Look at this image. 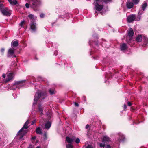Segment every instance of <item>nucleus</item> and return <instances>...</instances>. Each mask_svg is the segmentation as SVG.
<instances>
[{
	"label": "nucleus",
	"mask_w": 148,
	"mask_h": 148,
	"mask_svg": "<svg viewBox=\"0 0 148 148\" xmlns=\"http://www.w3.org/2000/svg\"><path fill=\"white\" fill-rule=\"evenodd\" d=\"M25 6L27 8H28L29 7V5L28 3H26L25 4Z\"/></svg>",
	"instance_id": "33"
},
{
	"label": "nucleus",
	"mask_w": 148,
	"mask_h": 148,
	"mask_svg": "<svg viewBox=\"0 0 148 148\" xmlns=\"http://www.w3.org/2000/svg\"><path fill=\"white\" fill-rule=\"evenodd\" d=\"M2 77L4 78H5L6 77V75L5 74H3L2 75Z\"/></svg>",
	"instance_id": "40"
},
{
	"label": "nucleus",
	"mask_w": 148,
	"mask_h": 148,
	"mask_svg": "<svg viewBox=\"0 0 148 148\" xmlns=\"http://www.w3.org/2000/svg\"><path fill=\"white\" fill-rule=\"evenodd\" d=\"M136 15L135 14L130 15L128 16L127 18V21L129 23L133 21L136 18Z\"/></svg>",
	"instance_id": "5"
},
{
	"label": "nucleus",
	"mask_w": 148,
	"mask_h": 148,
	"mask_svg": "<svg viewBox=\"0 0 148 148\" xmlns=\"http://www.w3.org/2000/svg\"><path fill=\"white\" fill-rule=\"evenodd\" d=\"M126 7L128 9H131L134 6V4L132 2L127 1L126 3Z\"/></svg>",
	"instance_id": "11"
},
{
	"label": "nucleus",
	"mask_w": 148,
	"mask_h": 148,
	"mask_svg": "<svg viewBox=\"0 0 148 148\" xmlns=\"http://www.w3.org/2000/svg\"><path fill=\"white\" fill-rule=\"evenodd\" d=\"M111 141L110 138L106 136H103L102 140V142L104 143H109Z\"/></svg>",
	"instance_id": "10"
},
{
	"label": "nucleus",
	"mask_w": 148,
	"mask_h": 148,
	"mask_svg": "<svg viewBox=\"0 0 148 148\" xmlns=\"http://www.w3.org/2000/svg\"><path fill=\"white\" fill-rule=\"evenodd\" d=\"M102 3L103 2L106 4L108 3L109 2L111 1V0H102Z\"/></svg>",
	"instance_id": "25"
},
{
	"label": "nucleus",
	"mask_w": 148,
	"mask_h": 148,
	"mask_svg": "<svg viewBox=\"0 0 148 148\" xmlns=\"http://www.w3.org/2000/svg\"><path fill=\"white\" fill-rule=\"evenodd\" d=\"M142 37L140 35H138L136 38V39L137 41L140 42L142 39Z\"/></svg>",
	"instance_id": "22"
},
{
	"label": "nucleus",
	"mask_w": 148,
	"mask_h": 148,
	"mask_svg": "<svg viewBox=\"0 0 148 148\" xmlns=\"http://www.w3.org/2000/svg\"><path fill=\"white\" fill-rule=\"evenodd\" d=\"M28 148H32V147H28Z\"/></svg>",
	"instance_id": "48"
},
{
	"label": "nucleus",
	"mask_w": 148,
	"mask_h": 148,
	"mask_svg": "<svg viewBox=\"0 0 148 148\" xmlns=\"http://www.w3.org/2000/svg\"><path fill=\"white\" fill-rule=\"evenodd\" d=\"M36 137L35 136H34V137H32V139L34 140L36 139Z\"/></svg>",
	"instance_id": "45"
},
{
	"label": "nucleus",
	"mask_w": 148,
	"mask_h": 148,
	"mask_svg": "<svg viewBox=\"0 0 148 148\" xmlns=\"http://www.w3.org/2000/svg\"><path fill=\"white\" fill-rule=\"evenodd\" d=\"M38 111L41 114L43 111V108L41 105H39L38 107Z\"/></svg>",
	"instance_id": "21"
},
{
	"label": "nucleus",
	"mask_w": 148,
	"mask_h": 148,
	"mask_svg": "<svg viewBox=\"0 0 148 148\" xmlns=\"http://www.w3.org/2000/svg\"><path fill=\"white\" fill-rule=\"evenodd\" d=\"M41 94L40 92H38L35 94L34 96V104H36L39 98L40 97Z\"/></svg>",
	"instance_id": "6"
},
{
	"label": "nucleus",
	"mask_w": 148,
	"mask_h": 148,
	"mask_svg": "<svg viewBox=\"0 0 148 148\" xmlns=\"http://www.w3.org/2000/svg\"><path fill=\"white\" fill-rule=\"evenodd\" d=\"M18 45V41L17 40H13L11 43V46L12 48L16 47Z\"/></svg>",
	"instance_id": "13"
},
{
	"label": "nucleus",
	"mask_w": 148,
	"mask_h": 148,
	"mask_svg": "<svg viewBox=\"0 0 148 148\" xmlns=\"http://www.w3.org/2000/svg\"><path fill=\"white\" fill-rule=\"evenodd\" d=\"M105 146V144L104 143H100V146L101 147H104Z\"/></svg>",
	"instance_id": "30"
},
{
	"label": "nucleus",
	"mask_w": 148,
	"mask_h": 148,
	"mask_svg": "<svg viewBox=\"0 0 148 148\" xmlns=\"http://www.w3.org/2000/svg\"><path fill=\"white\" fill-rule=\"evenodd\" d=\"M14 49L13 48H10L8 51V55L9 56H11L13 55L14 53Z\"/></svg>",
	"instance_id": "14"
},
{
	"label": "nucleus",
	"mask_w": 148,
	"mask_h": 148,
	"mask_svg": "<svg viewBox=\"0 0 148 148\" xmlns=\"http://www.w3.org/2000/svg\"><path fill=\"white\" fill-rule=\"evenodd\" d=\"M10 3L12 5H15L18 3L16 0H8Z\"/></svg>",
	"instance_id": "19"
},
{
	"label": "nucleus",
	"mask_w": 148,
	"mask_h": 148,
	"mask_svg": "<svg viewBox=\"0 0 148 148\" xmlns=\"http://www.w3.org/2000/svg\"><path fill=\"white\" fill-rule=\"evenodd\" d=\"M127 48V46L125 43H123L121 45L120 49L121 50H124Z\"/></svg>",
	"instance_id": "20"
},
{
	"label": "nucleus",
	"mask_w": 148,
	"mask_h": 148,
	"mask_svg": "<svg viewBox=\"0 0 148 148\" xmlns=\"http://www.w3.org/2000/svg\"><path fill=\"white\" fill-rule=\"evenodd\" d=\"M80 142V140L78 138H77L75 140V142L77 143H79Z\"/></svg>",
	"instance_id": "29"
},
{
	"label": "nucleus",
	"mask_w": 148,
	"mask_h": 148,
	"mask_svg": "<svg viewBox=\"0 0 148 148\" xmlns=\"http://www.w3.org/2000/svg\"><path fill=\"white\" fill-rule=\"evenodd\" d=\"M107 148H111V147L109 145H108L106 147Z\"/></svg>",
	"instance_id": "43"
},
{
	"label": "nucleus",
	"mask_w": 148,
	"mask_h": 148,
	"mask_svg": "<svg viewBox=\"0 0 148 148\" xmlns=\"http://www.w3.org/2000/svg\"><path fill=\"white\" fill-rule=\"evenodd\" d=\"M86 148H92V146L90 145L88 146Z\"/></svg>",
	"instance_id": "41"
},
{
	"label": "nucleus",
	"mask_w": 148,
	"mask_h": 148,
	"mask_svg": "<svg viewBox=\"0 0 148 148\" xmlns=\"http://www.w3.org/2000/svg\"><path fill=\"white\" fill-rule=\"evenodd\" d=\"M89 127V125H87L86 126V129H88Z\"/></svg>",
	"instance_id": "44"
},
{
	"label": "nucleus",
	"mask_w": 148,
	"mask_h": 148,
	"mask_svg": "<svg viewBox=\"0 0 148 148\" xmlns=\"http://www.w3.org/2000/svg\"><path fill=\"white\" fill-rule=\"evenodd\" d=\"M25 80H23L16 82L14 85L17 86H22L25 84Z\"/></svg>",
	"instance_id": "9"
},
{
	"label": "nucleus",
	"mask_w": 148,
	"mask_h": 148,
	"mask_svg": "<svg viewBox=\"0 0 148 148\" xmlns=\"http://www.w3.org/2000/svg\"><path fill=\"white\" fill-rule=\"evenodd\" d=\"M138 16L136 19V20L137 21H139L141 19L140 15H140V14H139V13H138Z\"/></svg>",
	"instance_id": "28"
},
{
	"label": "nucleus",
	"mask_w": 148,
	"mask_h": 148,
	"mask_svg": "<svg viewBox=\"0 0 148 148\" xmlns=\"http://www.w3.org/2000/svg\"><path fill=\"white\" fill-rule=\"evenodd\" d=\"M49 92L51 95L55 94V91L53 89H50L49 90Z\"/></svg>",
	"instance_id": "24"
},
{
	"label": "nucleus",
	"mask_w": 148,
	"mask_h": 148,
	"mask_svg": "<svg viewBox=\"0 0 148 148\" xmlns=\"http://www.w3.org/2000/svg\"><path fill=\"white\" fill-rule=\"evenodd\" d=\"M16 57V56H15V55H14V56H13V57Z\"/></svg>",
	"instance_id": "47"
},
{
	"label": "nucleus",
	"mask_w": 148,
	"mask_h": 148,
	"mask_svg": "<svg viewBox=\"0 0 148 148\" xmlns=\"http://www.w3.org/2000/svg\"><path fill=\"white\" fill-rule=\"evenodd\" d=\"M147 6V4L145 3H143L142 4L141 8L140 9V11L139 12V14L141 15L143 12L145 10Z\"/></svg>",
	"instance_id": "8"
},
{
	"label": "nucleus",
	"mask_w": 148,
	"mask_h": 148,
	"mask_svg": "<svg viewBox=\"0 0 148 148\" xmlns=\"http://www.w3.org/2000/svg\"><path fill=\"white\" fill-rule=\"evenodd\" d=\"M28 17L31 20L32 22H34V21L35 20L36 17L34 16L33 15L30 14L28 16Z\"/></svg>",
	"instance_id": "17"
},
{
	"label": "nucleus",
	"mask_w": 148,
	"mask_h": 148,
	"mask_svg": "<svg viewBox=\"0 0 148 148\" xmlns=\"http://www.w3.org/2000/svg\"><path fill=\"white\" fill-rule=\"evenodd\" d=\"M139 0H133V2L135 4H137L139 2Z\"/></svg>",
	"instance_id": "27"
},
{
	"label": "nucleus",
	"mask_w": 148,
	"mask_h": 148,
	"mask_svg": "<svg viewBox=\"0 0 148 148\" xmlns=\"http://www.w3.org/2000/svg\"><path fill=\"white\" fill-rule=\"evenodd\" d=\"M95 9L98 11L101 10L103 8L102 0H95Z\"/></svg>",
	"instance_id": "2"
},
{
	"label": "nucleus",
	"mask_w": 148,
	"mask_h": 148,
	"mask_svg": "<svg viewBox=\"0 0 148 148\" xmlns=\"http://www.w3.org/2000/svg\"><path fill=\"white\" fill-rule=\"evenodd\" d=\"M4 51V49L3 48H1V52L3 53Z\"/></svg>",
	"instance_id": "38"
},
{
	"label": "nucleus",
	"mask_w": 148,
	"mask_h": 148,
	"mask_svg": "<svg viewBox=\"0 0 148 148\" xmlns=\"http://www.w3.org/2000/svg\"><path fill=\"white\" fill-rule=\"evenodd\" d=\"M40 16L41 18H43L44 16V14H40Z\"/></svg>",
	"instance_id": "34"
},
{
	"label": "nucleus",
	"mask_w": 148,
	"mask_h": 148,
	"mask_svg": "<svg viewBox=\"0 0 148 148\" xmlns=\"http://www.w3.org/2000/svg\"><path fill=\"white\" fill-rule=\"evenodd\" d=\"M127 107L125 104L124 105V108L125 110L127 109Z\"/></svg>",
	"instance_id": "39"
},
{
	"label": "nucleus",
	"mask_w": 148,
	"mask_h": 148,
	"mask_svg": "<svg viewBox=\"0 0 148 148\" xmlns=\"http://www.w3.org/2000/svg\"><path fill=\"white\" fill-rule=\"evenodd\" d=\"M74 105L75 106L78 107L79 106L78 104L76 102L74 103Z\"/></svg>",
	"instance_id": "36"
},
{
	"label": "nucleus",
	"mask_w": 148,
	"mask_h": 148,
	"mask_svg": "<svg viewBox=\"0 0 148 148\" xmlns=\"http://www.w3.org/2000/svg\"><path fill=\"white\" fill-rule=\"evenodd\" d=\"M144 38L145 39V42L146 43H147L148 42V38H147L144 37Z\"/></svg>",
	"instance_id": "32"
},
{
	"label": "nucleus",
	"mask_w": 148,
	"mask_h": 148,
	"mask_svg": "<svg viewBox=\"0 0 148 148\" xmlns=\"http://www.w3.org/2000/svg\"><path fill=\"white\" fill-rule=\"evenodd\" d=\"M13 74L11 73H10L7 75V78L3 81V83H5L13 79Z\"/></svg>",
	"instance_id": "4"
},
{
	"label": "nucleus",
	"mask_w": 148,
	"mask_h": 148,
	"mask_svg": "<svg viewBox=\"0 0 148 148\" xmlns=\"http://www.w3.org/2000/svg\"><path fill=\"white\" fill-rule=\"evenodd\" d=\"M2 4H0V10L4 15L10 16L11 14V10L7 8H2Z\"/></svg>",
	"instance_id": "3"
},
{
	"label": "nucleus",
	"mask_w": 148,
	"mask_h": 148,
	"mask_svg": "<svg viewBox=\"0 0 148 148\" xmlns=\"http://www.w3.org/2000/svg\"><path fill=\"white\" fill-rule=\"evenodd\" d=\"M36 122V121L35 120H34L32 122V123L31 124V125H33V124H34V123H35Z\"/></svg>",
	"instance_id": "42"
},
{
	"label": "nucleus",
	"mask_w": 148,
	"mask_h": 148,
	"mask_svg": "<svg viewBox=\"0 0 148 148\" xmlns=\"http://www.w3.org/2000/svg\"><path fill=\"white\" fill-rule=\"evenodd\" d=\"M29 123L28 120H27L25 123L23 127V128L19 131L17 133V135L20 136L19 137L20 139H21L22 138L25 134L27 132L26 131L24 130H26L28 127V125Z\"/></svg>",
	"instance_id": "1"
},
{
	"label": "nucleus",
	"mask_w": 148,
	"mask_h": 148,
	"mask_svg": "<svg viewBox=\"0 0 148 148\" xmlns=\"http://www.w3.org/2000/svg\"><path fill=\"white\" fill-rule=\"evenodd\" d=\"M51 125V123L49 121L47 122L45 125V128L47 130L49 129L50 128Z\"/></svg>",
	"instance_id": "18"
},
{
	"label": "nucleus",
	"mask_w": 148,
	"mask_h": 148,
	"mask_svg": "<svg viewBox=\"0 0 148 148\" xmlns=\"http://www.w3.org/2000/svg\"><path fill=\"white\" fill-rule=\"evenodd\" d=\"M128 34L130 38L134 34V32L132 28H130L128 30Z\"/></svg>",
	"instance_id": "16"
},
{
	"label": "nucleus",
	"mask_w": 148,
	"mask_h": 148,
	"mask_svg": "<svg viewBox=\"0 0 148 148\" xmlns=\"http://www.w3.org/2000/svg\"><path fill=\"white\" fill-rule=\"evenodd\" d=\"M127 104L128 106H131L132 105V103L130 102H128L127 103Z\"/></svg>",
	"instance_id": "37"
},
{
	"label": "nucleus",
	"mask_w": 148,
	"mask_h": 148,
	"mask_svg": "<svg viewBox=\"0 0 148 148\" xmlns=\"http://www.w3.org/2000/svg\"><path fill=\"white\" fill-rule=\"evenodd\" d=\"M25 23V21H22L21 22V23L20 24V25L21 26H22L23 24H24Z\"/></svg>",
	"instance_id": "31"
},
{
	"label": "nucleus",
	"mask_w": 148,
	"mask_h": 148,
	"mask_svg": "<svg viewBox=\"0 0 148 148\" xmlns=\"http://www.w3.org/2000/svg\"><path fill=\"white\" fill-rule=\"evenodd\" d=\"M30 29L33 32H34L36 30V24L34 22H32L30 25Z\"/></svg>",
	"instance_id": "7"
},
{
	"label": "nucleus",
	"mask_w": 148,
	"mask_h": 148,
	"mask_svg": "<svg viewBox=\"0 0 148 148\" xmlns=\"http://www.w3.org/2000/svg\"><path fill=\"white\" fill-rule=\"evenodd\" d=\"M36 132L37 134H42L41 130L40 127L37 128L36 129Z\"/></svg>",
	"instance_id": "23"
},
{
	"label": "nucleus",
	"mask_w": 148,
	"mask_h": 148,
	"mask_svg": "<svg viewBox=\"0 0 148 148\" xmlns=\"http://www.w3.org/2000/svg\"><path fill=\"white\" fill-rule=\"evenodd\" d=\"M47 115L49 117H50L51 115V113L50 112L48 114H47Z\"/></svg>",
	"instance_id": "35"
},
{
	"label": "nucleus",
	"mask_w": 148,
	"mask_h": 148,
	"mask_svg": "<svg viewBox=\"0 0 148 148\" xmlns=\"http://www.w3.org/2000/svg\"><path fill=\"white\" fill-rule=\"evenodd\" d=\"M66 148H73V146L71 144H66Z\"/></svg>",
	"instance_id": "26"
},
{
	"label": "nucleus",
	"mask_w": 148,
	"mask_h": 148,
	"mask_svg": "<svg viewBox=\"0 0 148 148\" xmlns=\"http://www.w3.org/2000/svg\"><path fill=\"white\" fill-rule=\"evenodd\" d=\"M75 138L74 137L70 138L69 137H66V140L67 142L69 143V144H71L75 140Z\"/></svg>",
	"instance_id": "12"
},
{
	"label": "nucleus",
	"mask_w": 148,
	"mask_h": 148,
	"mask_svg": "<svg viewBox=\"0 0 148 148\" xmlns=\"http://www.w3.org/2000/svg\"><path fill=\"white\" fill-rule=\"evenodd\" d=\"M33 5L35 6H38L40 5L41 3L40 0H33Z\"/></svg>",
	"instance_id": "15"
},
{
	"label": "nucleus",
	"mask_w": 148,
	"mask_h": 148,
	"mask_svg": "<svg viewBox=\"0 0 148 148\" xmlns=\"http://www.w3.org/2000/svg\"><path fill=\"white\" fill-rule=\"evenodd\" d=\"M36 148H40V146H37Z\"/></svg>",
	"instance_id": "46"
}]
</instances>
